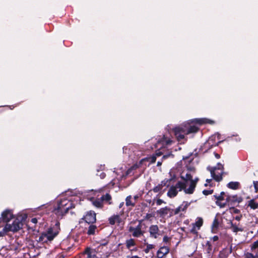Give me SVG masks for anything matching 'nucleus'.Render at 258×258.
<instances>
[{"instance_id": "nucleus-33", "label": "nucleus", "mask_w": 258, "mask_h": 258, "mask_svg": "<svg viewBox=\"0 0 258 258\" xmlns=\"http://www.w3.org/2000/svg\"><path fill=\"white\" fill-rule=\"evenodd\" d=\"M180 178L186 183L188 181L190 182L191 180H193L192 176L190 173H186L185 177L181 175Z\"/></svg>"}, {"instance_id": "nucleus-17", "label": "nucleus", "mask_w": 258, "mask_h": 258, "mask_svg": "<svg viewBox=\"0 0 258 258\" xmlns=\"http://www.w3.org/2000/svg\"><path fill=\"white\" fill-rule=\"evenodd\" d=\"M196 187V181L195 180H191L190 182V184L188 188H185L184 192L186 194H192L195 190Z\"/></svg>"}, {"instance_id": "nucleus-29", "label": "nucleus", "mask_w": 258, "mask_h": 258, "mask_svg": "<svg viewBox=\"0 0 258 258\" xmlns=\"http://www.w3.org/2000/svg\"><path fill=\"white\" fill-rule=\"evenodd\" d=\"M205 246L207 253H208L209 255H211L213 247L211 242L207 241L206 243Z\"/></svg>"}, {"instance_id": "nucleus-27", "label": "nucleus", "mask_w": 258, "mask_h": 258, "mask_svg": "<svg viewBox=\"0 0 258 258\" xmlns=\"http://www.w3.org/2000/svg\"><path fill=\"white\" fill-rule=\"evenodd\" d=\"M156 156L153 155L151 157H146L144 159H142L141 160L140 163H142L143 162L148 161L149 162V164H150L155 163L156 162Z\"/></svg>"}, {"instance_id": "nucleus-9", "label": "nucleus", "mask_w": 258, "mask_h": 258, "mask_svg": "<svg viewBox=\"0 0 258 258\" xmlns=\"http://www.w3.org/2000/svg\"><path fill=\"white\" fill-rule=\"evenodd\" d=\"M149 232L150 237L155 239L157 238L161 234L160 233V230L157 225H152L149 227Z\"/></svg>"}, {"instance_id": "nucleus-32", "label": "nucleus", "mask_w": 258, "mask_h": 258, "mask_svg": "<svg viewBox=\"0 0 258 258\" xmlns=\"http://www.w3.org/2000/svg\"><path fill=\"white\" fill-rule=\"evenodd\" d=\"M244 258H258V250L255 252V255L249 252L245 253Z\"/></svg>"}, {"instance_id": "nucleus-51", "label": "nucleus", "mask_w": 258, "mask_h": 258, "mask_svg": "<svg viewBox=\"0 0 258 258\" xmlns=\"http://www.w3.org/2000/svg\"><path fill=\"white\" fill-rule=\"evenodd\" d=\"M180 209H181V207H178L177 208H176L175 209H174V214L175 215L178 214L180 211H181Z\"/></svg>"}, {"instance_id": "nucleus-18", "label": "nucleus", "mask_w": 258, "mask_h": 258, "mask_svg": "<svg viewBox=\"0 0 258 258\" xmlns=\"http://www.w3.org/2000/svg\"><path fill=\"white\" fill-rule=\"evenodd\" d=\"M232 251L231 248H223L222 250L219 252V258H227L229 254Z\"/></svg>"}, {"instance_id": "nucleus-53", "label": "nucleus", "mask_w": 258, "mask_h": 258, "mask_svg": "<svg viewBox=\"0 0 258 258\" xmlns=\"http://www.w3.org/2000/svg\"><path fill=\"white\" fill-rule=\"evenodd\" d=\"M163 203H164L163 201L160 199H158L156 202L157 205H161Z\"/></svg>"}, {"instance_id": "nucleus-52", "label": "nucleus", "mask_w": 258, "mask_h": 258, "mask_svg": "<svg viewBox=\"0 0 258 258\" xmlns=\"http://www.w3.org/2000/svg\"><path fill=\"white\" fill-rule=\"evenodd\" d=\"M211 181H212V179H207L206 180V182H207V183H206L204 184L205 186H208V184H209V185H210V186H213V185H212V184H210V182H211Z\"/></svg>"}, {"instance_id": "nucleus-56", "label": "nucleus", "mask_w": 258, "mask_h": 258, "mask_svg": "<svg viewBox=\"0 0 258 258\" xmlns=\"http://www.w3.org/2000/svg\"><path fill=\"white\" fill-rule=\"evenodd\" d=\"M213 240V241H216L219 240V236L217 235H215L213 237L211 238Z\"/></svg>"}, {"instance_id": "nucleus-45", "label": "nucleus", "mask_w": 258, "mask_h": 258, "mask_svg": "<svg viewBox=\"0 0 258 258\" xmlns=\"http://www.w3.org/2000/svg\"><path fill=\"white\" fill-rule=\"evenodd\" d=\"M213 192H214L213 189H210V190L204 189V190H203L202 193L205 196H208V195L212 194L213 193Z\"/></svg>"}, {"instance_id": "nucleus-1", "label": "nucleus", "mask_w": 258, "mask_h": 258, "mask_svg": "<svg viewBox=\"0 0 258 258\" xmlns=\"http://www.w3.org/2000/svg\"><path fill=\"white\" fill-rule=\"evenodd\" d=\"M74 208L75 206L72 202L67 199H64L57 202L56 206L53 208L52 212L56 215L58 219H61L68 213L70 209Z\"/></svg>"}, {"instance_id": "nucleus-26", "label": "nucleus", "mask_w": 258, "mask_h": 258, "mask_svg": "<svg viewBox=\"0 0 258 258\" xmlns=\"http://www.w3.org/2000/svg\"><path fill=\"white\" fill-rule=\"evenodd\" d=\"M169 211H170V208L165 207L164 208H161L158 211V213L159 214L160 216L164 217L169 213Z\"/></svg>"}, {"instance_id": "nucleus-37", "label": "nucleus", "mask_w": 258, "mask_h": 258, "mask_svg": "<svg viewBox=\"0 0 258 258\" xmlns=\"http://www.w3.org/2000/svg\"><path fill=\"white\" fill-rule=\"evenodd\" d=\"M207 119H203V118H201V119H195V122L196 123H198L199 124H200V125H202L204 123H207V122H210V121H206ZM214 121H210V123L211 122H213Z\"/></svg>"}, {"instance_id": "nucleus-3", "label": "nucleus", "mask_w": 258, "mask_h": 258, "mask_svg": "<svg viewBox=\"0 0 258 258\" xmlns=\"http://www.w3.org/2000/svg\"><path fill=\"white\" fill-rule=\"evenodd\" d=\"M60 231V223L56 220L54 225L50 227L44 232L42 233L39 237V241L46 242L47 241H52L58 234Z\"/></svg>"}, {"instance_id": "nucleus-10", "label": "nucleus", "mask_w": 258, "mask_h": 258, "mask_svg": "<svg viewBox=\"0 0 258 258\" xmlns=\"http://www.w3.org/2000/svg\"><path fill=\"white\" fill-rule=\"evenodd\" d=\"M13 218V215L11 210H6L2 213L0 220L1 221L8 223V222H9Z\"/></svg>"}, {"instance_id": "nucleus-15", "label": "nucleus", "mask_w": 258, "mask_h": 258, "mask_svg": "<svg viewBox=\"0 0 258 258\" xmlns=\"http://www.w3.org/2000/svg\"><path fill=\"white\" fill-rule=\"evenodd\" d=\"M169 248L168 246H161L157 252V258H164L169 253Z\"/></svg>"}, {"instance_id": "nucleus-40", "label": "nucleus", "mask_w": 258, "mask_h": 258, "mask_svg": "<svg viewBox=\"0 0 258 258\" xmlns=\"http://www.w3.org/2000/svg\"><path fill=\"white\" fill-rule=\"evenodd\" d=\"M169 157L173 158L174 155L172 153V152H169L168 153H166V154H163L162 156V160H165Z\"/></svg>"}, {"instance_id": "nucleus-34", "label": "nucleus", "mask_w": 258, "mask_h": 258, "mask_svg": "<svg viewBox=\"0 0 258 258\" xmlns=\"http://www.w3.org/2000/svg\"><path fill=\"white\" fill-rule=\"evenodd\" d=\"M258 250V240L254 242L251 246V251L253 253H255Z\"/></svg>"}, {"instance_id": "nucleus-55", "label": "nucleus", "mask_w": 258, "mask_h": 258, "mask_svg": "<svg viewBox=\"0 0 258 258\" xmlns=\"http://www.w3.org/2000/svg\"><path fill=\"white\" fill-rule=\"evenodd\" d=\"M242 218V215L241 214L238 216H236L234 218L236 220L239 221Z\"/></svg>"}, {"instance_id": "nucleus-49", "label": "nucleus", "mask_w": 258, "mask_h": 258, "mask_svg": "<svg viewBox=\"0 0 258 258\" xmlns=\"http://www.w3.org/2000/svg\"><path fill=\"white\" fill-rule=\"evenodd\" d=\"M230 210H233V213L235 214H239L240 213V211L239 209H236L234 207H230Z\"/></svg>"}, {"instance_id": "nucleus-35", "label": "nucleus", "mask_w": 258, "mask_h": 258, "mask_svg": "<svg viewBox=\"0 0 258 258\" xmlns=\"http://www.w3.org/2000/svg\"><path fill=\"white\" fill-rule=\"evenodd\" d=\"M190 205V203H188L187 201H184L182 204L179 206V207H181V211H185L189 205Z\"/></svg>"}, {"instance_id": "nucleus-21", "label": "nucleus", "mask_w": 258, "mask_h": 258, "mask_svg": "<svg viewBox=\"0 0 258 258\" xmlns=\"http://www.w3.org/2000/svg\"><path fill=\"white\" fill-rule=\"evenodd\" d=\"M125 246L127 249H131V247L137 245L135 240L134 238H130L125 241Z\"/></svg>"}, {"instance_id": "nucleus-48", "label": "nucleus", "mask_w": 258, "mask_h": 258, "mask_svg": "<svg viewBox=\"0 0 258 258\" xmlns=\"http://www.w3.org/2000/svg\"><path fill=\"white\" fill-rule=\"evenodd\" d=\"M108 240H105V239L102 240L101 241L100 244L99 245V246H98V247L97 248L98 249L99 248H100V247H102L103 246H106L108 244Z\"/></svg>"}, {"instance_id": "nucleus-22", "label": "nucleus", "mask_w": 258, "mask_h": 258, "mask_svg": "<svg viewBox=\"0 0 258 258\" xmlns=\"http://www.w3.org/2000/svg\"><path fill=\"white\" fill-rule=\"evenodd\" d=\"M176 188L177 189H179V191H180L182 190L184 191V190L185 189L186 187V182L184 181H178L176 184L174 185Z\"/></svg>"}, {"instance_id": "nucleus-62", "label": "nucleus", "mask_w": 258, "mask_h": 258, "mask_svg": "<svg viewBox=\"0 0 258 258\" xmlns=\"http://www.w3.org/2000/svg\"><path fill=\"white\" fill-rule=\"evenodd\" d=\"M132 171V168L128 169L126 171V173H125L126 175H127L130 174L131 173Z\"/></svg>"}, {"instance_id": "nucleus-41", "label": "nucleus", "mask_w": 258, "mask_h": 258, "mask_svg": "<svg viewBox=\"0 0 258 258\" xmlns=\"http://www.w3.org/2000/svg\"><path fill=\"white\" fill-rule=\"evenodd\" d=\"M219 226V221L218 219L215 217L214 219V221L213 222L212 224V228H217Z\"/></svg>"}, {"instance_id": "nucleus-2", "label": "nucleus", "mask_w": 258, "mask_h": 258, "mask_svg": "<svg viewBox=\"0 0 258 258\" xmlns=\"http://www.w3.org/2000/svg\"><path fill=\"white\" fill-rule=\"evenodd\" d=\"M199 130V128L196 125H190L186 127L185 126H178L173 128L174 134L177 141H180L184 138L185 135L196 133Z\"/></svg>"}, {"instance_id": "nucleus-50", "label": "nucleus", "mask_w": 258, "mask_h": 258, "mask_svg": "<svg viewBox=\"0 0 258 258\" xmlns=\"http://www.w3.org/2000/svg\"><path fill=\"white\" fill-rule=\"evenodd\" d=\"M253 186L255 189V191L256 192L258 191V181H253Z\"/></svg>"}, {"instance_id": "nucleus-30", "label": "nucleus", "mask_w": 258, "mask_h": 258, "mask_svg": "<svg viewBox=\"0 0 258 258\" xmlns=\"http://www.w3.org/2000/svg\"><path fill=\"white\" fill-rule=\"evenodd\" d=\"M203 224V220L202 218L199 217L197 218L195 223H192V225H195L198 228V229H200L201 227Z\"/></svg>"}, {"instance_id": "nucleus-23", "label": "nucleus", "mask_w": 258, "mask_h": 258, "mask_svg": "<svg viewBox=\"0 0 258 258\" xmlns=\"http://www.w3.org/2000/svg\"><path fill=\"white\" fill-rule=\"evenodd\" d=\"M90 225L88 227L87 234L89 235H94L95 231L97 229V226L94 224H89Z\"/></svg>"}, {"instance_id": "nucleus-12", "label": "nucleus", "mask_w": 258, "mask_h": 258, "mask_svg": "<svg viewBox=\"0 0 258 258\" xmlns=\"http://www.w3.org/2000/svg\"><path fill=\"white\" fill-rule=\"evenodd\" d=\"M216 136L214 135L211 136L207 142L206 144L209 145V148H211L213 147L218 146L220 144L223 142L224 140H220L217 143H216Z\"/></svg>"}, {"instance_id": "nucleus-31", "label": "nucleus", "mask_w": 258, "mask_h": 258, "mask_svg": "<svg viewBox=\"0 0 258 258\" xmlns=\"http://www.w3.org/2000/svg\"><path fill=\"white\" fill-rule=\"evenodd\" d=\"M101 198L103 202L105 201L108 202L109 204H110L111 203V202H110V201L111 200L112 198L110 195L109 194L107 193L105 195L102 196Z\"/></svg>"}, {"instance_id": "nucleus-63", "label": "nucleus", "mask_w": 258, "mask_h": 258, "mask_svg": "<svg viewBox=\"0 0 258 258\" xmlns=\"http://www.w3.org/2000/svg\"><path fill=\"white\" fill-rule=\"evenodd\" d=\"M215 156L217 159H219L220 158V155L216 153H215Z\"/></svg>"}, {"instance_id": "nucleus-59", "label": "nucleus", "mask_w": 258, "mask_h": 258, "mask_svg": "<svg viewBox=\"0 0 258 258\" xmlns=\"http://www.w3.org/2000/svg\"><path fill=\"white\" fill-rule=\"evenodd\" d=\"M106 176V174L104 172H101L100 174V177L101 179H104Z\"/></svg>"}, {"instance_id": "nucleus-46", "label": "nucleus", "mask_w": 258, "mask_h": 258, "mask_svg": "<svg viewBox=\"0 0 258 258\" xmlns=\"http://www.w3.org/2000/svg\"><path fill=\"white\" fill-rule=\"evenodd\" d=\"M171 237H168L167 235H165L163 238V241L166 244L170 243Z\"/></svg>"}, {"instance_id": "nucleus-43", "label": "nucleus", "mask_w": 258, "mask_h": 258, "mask_svg": "<svg viewBox=\"0 0 258 258\" xmlns=\"http://www.w3.org/2000/svg\"><path fill=\"white\" fill-rule=\"evenodd\" d=\"M169 173H170V178L168 179V180H169L170 183L171 182L173 183L177 179L176 176L174 174H172L170 172Z\"/></svg>"}, {"instance_id": "nucleus-61", "label": "nucleus", "mask_w": 258, "mask_h": 258, "mask_svg": "<svg viewBox=\"0 0 258 258\" xmlns=\"http://www.w3.org/2000/svg\"><path fill=\"white\" fill-rule=\"evenodd\" d=\"M219 195H220L221 196H222L224 198H225V197L226 198V196H227L228 195H226L224 191H221Z\"/></svg>"}, {"instance_id": "nucleus-54", "label": "nucleus", "mask_w": 258, "mask_h": 258, "mask_svg": "<svg viewBox=\"0 0 258 258\" xmlns=\"http://www.w3.org/2000/svg\"><path fill=\"white\" fill-rule=\"evenodd\" d=\"M169 217H171L173 215H175V214H174V209H172L170 208V211H169Z\"/></svg>"}, {"instance_id": "nucleus-7", "label": "nucleus", "mask_w": 258, "mask_h": 258, "mask_svg": "<svg viewBox=\"0 0 258 258\" xmlns=\"http://www.w3.org/2000/svg\"><path fill=\"white\" fill-rule=\"evenodd\" d=\"M88 224H94L96 222V214L93 210L87 211L81 219Z\"/></svg>"}, {"instance_id": "nucleus-64", "label": "nucleus", "mask_w": 258, "mask_h": 258, "mask_svg": "<svg viewBox=\"0 0 258 258\" xmlns=\"http://www.w3.org/2000/svg\"><path fill=\"white\" fill-rule=\"evenodd\" d=\"M57 258H64L62 254L58 255Z\"/></svg>"}, {"instance_id": "nucleus-42", "label": "nucleus", "mask_w": 258, "mask_h": 258, "mask_svg": "<svg viewBox=\"0 0 258 258\" xmlns=\"http://www.w3.org/2000/svg\"><path fill=\"white\" fill-rule=\"evenodd\" d=\"M154 248V245L153 244H148L147 245V247L144 249V251L145 253H148L150 249H152Z\"/></svg>"}, {"instance_id": "nucleus-39", "label": "nucleus", "mask_w": 258, "mask_h": 258, "mask_svg": "<svg viewBox=\"0 0 258 258\" xmlns=\"http://www.w3.org/2000/svg\"><path fill=\"white\" fill-rule=\"evenodd\" d=\"M131 199H132V197L131 196H127L126 198V199H125V204H126V205L127 206H135V204H133L132 201H131Z\"/></svg>"}, {"instance_id": "nucleus-6", "label": "nucleus", "mask_w": 258, "mask_h": 258, "mask_svg": "<svg viewBox=\"0 0 258 258\" xmlns=\"http://www.w3.org/2000/svg\"><path fill=\"white\" fill-rule=\"evenodd\" d=\"M172 142V140L166 137L164 135L155 145V147L156 148H158L160 146H161L160 147L159 149L156 151L155 155H154L156 156V157H159L162 155H163V152L161 151V150H164V148H163V147L164 146L171 145Z\"/></svg>"}, {"instance_id": "nucleus-8", "label": "nucleus", "mask_w": 258, "mask_h": 258, "mask_svg": "<svg viewBox=\"0 0 258 258\" xmlns=\"http://www.w3.org/2000/svg\"><path fill=\"white\" fill-rule=\"evenodd\" d=\"M227 202V205L231 206H234L236 203L239 204L243 201V198L241 197H238L237 195H227L225 199Z\"/></svg>"}, {"instance_id": "nucleus-14", "label": "nucleus", "mask_w": 258, "mask_h": 258, "mask_svg": "<svg viewBox=\"0 0 258 258\" xmlns=\"http://www.w3.org/2000/svg\"><path fill=\"white\" fill-rule=\"evenodd\" d=\"M215 200H216L215 203L216 204L219 206L221 208H224L227 205L226 201L225 202H222V201L224 200V198L222 196H221L219 195H214L213 196Z\"/></svg>"}, {"instance_id": "nucleus-4", "label": "nucleus", "mask_w": 258, "mask_h": 258, "mask_svg": "<svg viewBox=\"0 0 258 258\" xmlns=\"http://www.w3.org/2000/svg\"><path fill=\"white\" fill-rule=\"evenodd\" d=\"M143 220H133L130 222L127 228L128 232L134 237L139 238L144 236L145 232L143 229Z\"/></svg>"}, {"instance_id": "nucleus-38", "label": "nucleus", "mask_w": 258, "mask_h": 258, "mask_svg": "<svg viewBox=\"0 0 258 258\" xmlns=\"http://www.w3.org/2000/svg\"><path fill=\"white\" fill-rule=\"evenodd\" d=\"M162 187L164 186H166L167 187L169 186L170 184V182L168 179L165 178L161 182V183L159 184Z\"/></svg>"}, {"instance_id": "nucleus-24", "label": "nucleus", "mask_w": 258, "mask_h": 258, "mask_svg": "<svg viewBox=\"0 0 258 258\" xmlns=\"http://www.w3.org/2000/svg\"><path fill=\"white\" fill-rule=\"evenodd\" d=\"M240 183L237 181H231L227 184V186L230 189L236 190L239 188Z\"/></svg>"}, {"instance_id": "nucleus-36", "label": "nucleus", "mask_w": 258, "mask_h": 258, "mask_svg": "<svg viewBox=\"0 0 258 258\" xmlns=\"http://www.w3.org/2000/svg\"><path fill=\"white\" fill-rule=\"evenodd\" d=\"M199 230L200 229H198V228L196 226L192 225V228L190 230L189 232L190 233L195 235L196 237H197L199 234L198 230Z\"/></svg>"}, {"instance_id": "nucleus-16", "label": "nucleus", "mask_w": 258, "mask_h": 258, "mask_svg": "<svg viewBox=\"0 0 258 258\" xmlns=\"http://www.w3.org/2000/svg\"><path fill=\"white\" fill-rule=\"evenodd\" d=\"M230 229L233 232L237 233L238 232H242L244 231L243 228L241 225H240V224L238 223V225L233 223L232 221L230 222Z\"/></svg>"}, {"instance_id": "nucleus-47", "label": "nucleus", "mask_w": 258, "mask_h": 258, "mask_svg": "<svg viewBox=\"0 0 258 258\" xmlns=\"http://www.w3.org/2000/svg\"><path fill=\"white\" fill-rule=\"evenodd\" d=\"M162 187L161 186V185L159 184L155 187H154L153 189V191L154 192H158L160 191L162 189Z\"/></svg>"}, {"instance_id": "nucleus-13", "label": "nucleus", "mask_w": 258, "mask_h": 258, "mask_svg": "<svg viewBox=\"0 0 258 258\" xmlns=\"http://www.w3.org/2000/svg\"><path fill=\"white\" fill-rule=\"evenodd\" d=\"M84 258H98L96 254V251L90 247L85 249L83 253Z\"/></svg>"}, {"instance_id": "nucleus-60", "label": "nucleus", "mask_w": 258, "mask_h": 258, "mask_svg": "<svg viewBox=\"0 0 258 258\" xmlns=\"http://www.w3.org/2000/svg\"><path fill=\"white\" fill-rule=\"evenodd\" d=\"M214 135L216 136V139H217L218 140H220L221 139V136L219 133H217L214 134Z\"/></svg>"}, {"instance_id": "nucleus-19", "label": "nucleus", "mask_w": 258, "mask_h": 258, "mask_svg": "<svg viewBox=\"0 0 258 258\" xmlns=\"http://www.w3.org/2000/svg\"><path fill=\"white\" fill-rule=\"evenodd\" d=\"M178 194V190L174 185L170 186L167 192V196L170 198L175 197Z\"/></svg>"}, {"instance_id": "nucleus-11", "label": "nucleus", "mask_w": 258, "mask_h": 258, "mask_svg": "<svg viewBox=\"0 0 258 258\" xmlns=\"http://www.w3.org/2000/svg\"><path fill=\"white\" fill-rule=\"evenodd\" d=\"M109 223L111 225H114L115 224H117V225H119L122 223H124L122 218L120 217L119 215H113L108 218Z\"/></svg>"}, {"instance_id": "nucleus-57", "label": "nucleus", "mask_w": 258, "mask_h": 258, "mask_svg": "<svg viewBox=\"0 0 258 258\" xmlns=\"http://www.w3.org/2000/svg\"><path fill=\"white\" fill-rule=\"evenodd\" d=\"M152 214H147L145 216V219L146 220H149L151 217H152Z\"/></svg>"}, {"instance_id": "nucleus-5", "label": "nucleus", "mask_w": 258, "mask_h": 258, "mask_svg": "<svg viewBox=\"0 0 258 258\" xmlns=\"http://www.w3.org/2000/svg\"><path fill=\"white\" fill-rule=\"evenodd\" d=\"M27 218V216L24 215L18 216L16 219L14 220L12 224L7 223L4 228V231L5 232H16L22 228L23 222Z\"/></svg>"}, {"instance_id": "nucleus-20", "label": "nucleus", "mask_w": 258, "mask_h": 258, "mask_svg": "<svg viewBox=\"0 0 258 258\" xmlns=\"http://www.w3.org/2000/svg\"><path fill=\"white\" fill-rule=\"evenodd\" d=\"M211 176L213 177V178L217 182H219V181H221L223 179V178H222L223 172H221V173H219L218 174H217L215 173L214 170H212L211 171Z\"/></svg>"}, {"instance_id": "nucleus-28", "label": "nucleus", "mask_w": 258, "mask_h": 258, "mask_svg": "<svg viewBox=\"0 0 258 258\" xmlns=\"http://www.w3.org/2000/svg\"><path fill=\"white\" fill-rule=\"evenodd\" d=\"M248 207L251 209L255 210L258 208V203L255 202L254 199L250 200L248 202Z\"/></svg>"}, {"instance_id": "nucleus-44", "label": "nucleus", "mask_w": 258, "mask_h": 258, "mask_svg": "<svg viewBox=\"0 0 258 258\" xmlns=\"http://www.w3.org/2000/svg\"><path fill=\"white\" fill-rule=\"evenodd\" d=\"M214 171L215 170H221L222 171L221 172H223L224 170V166L221 163H218L217 166L214 168Z\"/></svg>"}, {"instance_id": "nucleus-25", "label": "nucleus", "mask_w": 258, "mask_h": 258, "mask_svg": "<svg viewBox=\"0 0 258 258\" xmlns=\"http://www.w3.org/2000/svg\"><path fill=\"white\" fill-rule=\"evenodd\" d=\"M92 204L93 206L98 208H102L103 207V201L101 198L93 200Z\"/></svg>"}, {"instance_id": "nucleus-58", "label": "nucleus", "mask_w": 258, "mask_h": 258, "mask_svg": "<svg viewBox=\"0 0 258 258\" xmlns=\"http://www.w3.org/2000/svg\"><path fill=\"white\" fill-rule=\"evenodd\" d=\"M31 221L34 224H36L37 223V219L36 218H33L31 219Z\"/></svg>"}]
</instances>
